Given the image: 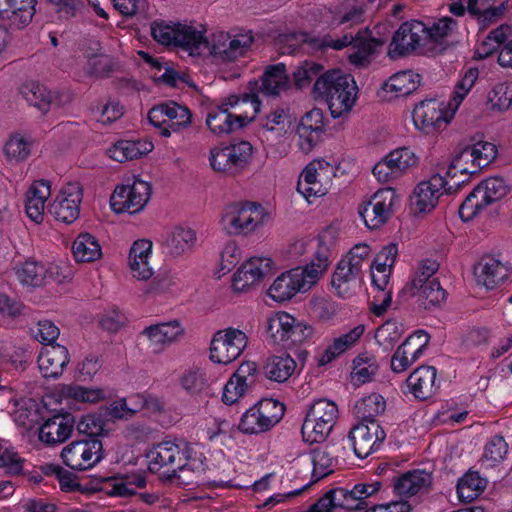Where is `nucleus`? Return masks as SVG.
<instances>
[{"instance_id": "33", "label": "nucleus", "mask_w": 512, "mask_h": 512, "mask_svg": "<svg viewBox=\"0 0 512 512\" xmlns=\"http://www.w3.org/2000/svg\"><path fill=\"white\" fill-rule=\"evenodd\" d=\"M433 476L425 470H413L402 474L394 482V490L400 496L410 497L431 489Z\"/></svg>"}, {"instance_id": "40", "label": "nucleus", "mask_w": 512, "mask_h": 512, "mask_svg": "<svg viewBox=\"0 0 512 512\" xmlns=\"http://www.w3.org/2000/svg\"><path fill=\"white\" fill-rule=\"evenodd\" d=\"M229 105H224V102L213 108L207 115L206 124L210 131L215 135L229 134L238 127L235 115L229 112Z\"/></svg>"}, {"instance_id": "60", "label": "nucleus", "mask_w": 512, "mask_h": 512, "mask_svg": "<svg viewBox=\"0 0 512 512\" xmlns=\"http://www.w3.org/2000/svg\"><path fill=\"white\" fill-rule=\"evenodd\" d=\"M181 385L192 395L200 394L208 388L205 373L199 368L187 370L181 377Z\"/></svg>"}, {"instance_id": "7", "label": "nucleus", "mask_w": 512, "mask_h": 512, "mask_svg": "<svg viewBox=\"0 0 512 512\" xmlns=\"http://www.w3.org/2000/svg\"><path fill=\"white\" fill-rule=\"evenodd\" d=\"M265 216L262 206L256 203L231 204L226 207L221 223L230 235L248 234L263 224Z\"/></svg>"}, {"instance_id": "23", "label": "nucleus", "mask_w": 512, "mask_h": 512, "mask_svg": "<svg viewBox=\"0 0 512 512\" xmlns=\"http://www.w3.org/2000/svg\"><path fill=\"white\" fill-rule=\"evenodd\" d=\"M507 263L490 255L483 256L474 268V275L479 285L493 289L502 284L510 275Z\"/></svg>"}, {"instance_id": "34", "label": "nucleus", "mask_w": 512, "mask_h": 512, "mask_svg": "<svg viewBox=\"0 0 512 512\" xmlns=\"http://www.w3.org/2000/svg\"><path fill=\"white\" fill-rule=\"evenodd\" d=\"M18 281L24 286L41 287L48 279L53 278L62 281L66 276L49 275L48 268L41 262L28 259L15 268Z\"/></svg>"}, {"instance_id": "58", "label": "nucleus", "mask_w": 512, "mask_h": 512, "mask_svg": "<svg viewBox=\"0 0 512 512\" xmlns=\"http://www.w3.org/2000/svg\"><path fill=\"white\" fill-rule=\"evenodd\" d=\"M262 417L269 430L274 427L284 416L285 407L282 403L274 399H262L257 404Z\"/></svg>"}, {"instance_id": "11", "label": "nucleus", "mask_w": 512, "mask_h": 512, "mask_svg": "<svg viewBox=\"0 0 512 512\" xmlns=\"http://www.w3.org/2000/svg\"><path fill=\"white\" fill-rule=\"evenodd\" d=\"M254 42L251 31L219 32L213 35L211 47L206 49L223 62H233L244 57Z\"/></svg>"}, {"instance_id": "55", "label": "nucleus", "mask_w": 512, "mask_h": 512, "mask_svg": "<svg viewBox=\"0 0 512 512\" xmlns=\"http://www.w3.org/2000/svg\"><path fill=\"white\" fill-rule=\"evenodd\" d=\"M452 169H458L461 172V174L473 175L479 172V169H476V160L474 159V152L471 146L464 147L454 157L444 176H448L451 179H453L455 177V174L451 175Z\"/></svg>"}, {"instance_id": "6", "label": "nucleus", "mask_w": 512, "mask_h": 512, "mask_svg": "<svg viewBox=\"0 0 512 512\" xmlns=\"http://www.w3.org/2000/svg\"><path fill=\"white\" fill-rule=\"evenodd\" d=\"M338 418L337 405L327 399L315 401L309 408L301 433L304 441L313 443L323 442L332 431Z\"/></svg>"}, {"instance_id": "27", "label": "nucleus", "mask_w": 512, "mask_h": 512, "mask_svg": "<svg viewBox=\"0 0 512 512\" xmlns=\"http://www.w3.org/2000/svg\"><path fill=\"white\" fill-rule=\"evenodd\" d=\"M184 329L178 321L163 322L146 327L141 335L147 337L153 352H161L183 335Z\"/></svg>"}, {"instance_id": "18", "label": "nucleus", "mask_w": 512, "mask_h": 512, "mask_svg": "<svg viewBox=\"0 0 512 512\" xmlns=\"http://www.w3.org/2000/svg\"><path fill=\"white\" fill-rule=\"evenodd\" d=\"M395 197L393 189H381L359 208V214L369 229H377L388 221Z\"/></svg>"}, {"instance_id": "3", "label": "nucleus", "mask_w": 512, "mask_h": 512, "mask_svg": "<svg viewBox=\"0 0 512 512\" xmlns=\"http://www.w3.org/2000/svg\"><path fill=\"white\" fill-rule=\"evenodd\" d=\"M370 257V247L360 243L353 246L339 261L331 281L339 296L345 297L349 293V284L362 278L365 266H369L371 269L375 268L379 274L390 272L392 266L388 263L373 260L372 264H369Z\"/></svg>"}, {"instance_id": "32", "label": "nucleus", "mask_w": 512, "mask_h": 512, "mask_svg": "<svg viewBox=\"0 0 512 512\" xmlns=\"http://www.w3.org/2000/svg\"><path fill=\"white\" fill-rule=\"evenodd\" d=\"M417 280L414 286H407V291L416 301V303L425 310H431L445 301L447 293L441 287L439 280H430L420 284Z\"/></svg>"}, {"instance_id": "36", "label": "nucleus", "mask_w": 512, "mask_h": 512, "mask_svg": "<svg viewBox=\"0 0 512 512\" xmlns=\"http://www.w3.org/2000/svg\"><path fill=\"white\" fill-rule=\"evenodd\" d=\"M50 196V183L45 180L35 181L26 195L25 210L27 216L36 223L44 219L45 202Z\"/></svg>"}, {"instance_id": "4", "label": "nucleus", "mask_w": 512, "mask_h": 512, "mask_svg": "<svg viewBox=\"0 0 512 512\" xmlns=\"http://www.w3.org/2000/svg\"><path fill=\"white\" fill-rule=\"evenodd\" d=\"M381 488V482L358 483L351 489L337 487L327 491L312 504L307 512H349L362 510L367 506L366 499Z\"/></svg>"}, {"instance_id": "31", "label": "nucleus", "mask_w": 512, "mask_h": 512, "mask_svg": "<svg viewBox=\"0 0 512 512\" xmlns=\"http://www.w3.org/2000/svg\"><path fill=\"white\" fill-rule=\"evenodd\" d=\"M437 371L433 366H420L407 378L406 385L415 398L425 400L432 397L438 389Z\"/></svg>"}, {"instance_id": "35", "label": "nucleus", "mask_w": 512, "mask_h": 512, "mask_svg": "<svg viewBox=\"0 0 512 512\" xmlns=\"http://www.w3.org/2000/svg\"><path fill=\"white\" fill-rule=\"evenodd\" d=\"M224 105L235 109V119L238 127L243 128L253 121L260 111L261 102L254 93L244 94L243 97L231 95L224 100Z\"/></svg>"}, {"instance_id": "49", "label": "nucleus", "mask_w": 512, "mask_h": 512, "mask_svg": "<svg viewBox=\"0 0 512 512\" xmlns=\"http://www.w3.org/2000/svg\"><path fill=\"white\" fill-rule=\"evenodd\" d=\"M372 283L378 290V294L374 296L372 311L375 315L380 316L386 312L392 302V292L387 290L389 284V273L376 275L372 272Z\"/></svg>"}, {"instance_id": "9", "label": "nucleus", "mask_w": 512, "mask_h": 512, "mask_svg": "<svg viewBox=\"0 0 512 512\" xmlns=\"http://www.w3.org/2000/svg\"><path fill=\"white\" fill-rule=\"evenodd\" d=\"M190 110L176 102L169 101L155 105L149 110V122L159 129V134L163 137H170L190 126Z\"/></svg>"}, {"instance_id": "17", "label": "nucleus", "mask_w": 512, "mask_h": 512, "mask_svg": "<svg viewBox=\"0 0 512 512\" xmlns=\"http://www.w3.org/2000/svg\"><path fill=\"white\" fill-rule=\"evenodd\" d=\"M83 199L82 187L77 182L66 184L53 202L49 205V213L60 222L71 224L80 215V205Z\"/></svg>"}, {"instance_id": "12", "label": "nucleus", "mask_w": 512, "mask_h": 512, "mask_svg": "<svg viewBox=\"0 0 512 512\" xmlns=\"http://www.w3.org/2000/svg\"><path fill=\"white\" fill-rule=\"evenodd\" d=\"M150 183L135 178L132 184L117 186L111 195L110 205L114 212L135 214L148 203L151 196Z\"/></svg>"}, {"instance_id": "64", "label": "nucleus", "mask_w": 512, "mask_h": 512, "mask_svg": "<svg viewBox=\"0 0 512 512\" xmlns=\"http://www.w3.org/2000/svg\"><path fill=\"white\" fill-rule=\"evenodd\" d=\"M92 113L98 122L107 125L119 119L124 111L118 102L112 101L93 108Z\"/></svg>"}, {"instance_id": "46", "label": "nucleus", "mask_w": 512, "mask_h": 512, "mask_svg": "<svg viewBox=\"0 0 512 512\" xmlns=\"http://www.w3.org/2000/svg\"><path fill=\"white\" fill-rule=\"evenodd\" d=\"M508 454V444L502 436L495 435L491 437L484 446V452L480 459V465L483 469L489 470L506 458Z\"/></svg>"}, {"instance_id": "26", "label": "nucleus", "mask_w": 512, "mask_h": 512, "mask_svg": "<svg viewBox=\"0 0 512 512\" xmlns=\"http://www.w3.org/2000/svg\"><path fill=\"white\" fill-rule=\"evenodd\" d=\"M74 426L71 414L54 415L39 428V439L48 445L63 443L71 436Z\"/></svg>"}, {"instance_id": "45", "label": "nucleus", "mask_w": 512, "mask_h": 512, "mask_svg": "<svg viewBox=\"0 0 512 512\" xmlns=\"http://www.w3.org/2000/svg\"><path fill=\"white\" fill-rule=\"evenodd\" d=\"M386 408V403L380 394L373 393L369 396L363 397L358 400L353 408L354 414L361 422H377L375 418L383 413Z\"/></svg>"}, {"instance_id": "19", "label": "nucleus", "mask_w": 512, "mask_h": 512, "mask_svg": "<svg viewBox=\"0 0 512 512\" xmlns=\"http://www.w3.org/2000/svg\"><path fill=\"white\" fill-rule=\"evenodd\" d=\"M313 285L306 276L305 270L297 267L278 276L270 286L268 295L277 302H284L299 292H307Z\"/></svg>"}, {"instance_id": "51", "label": "nucleus", "mask_w": 512, "mask_h": 512, "mask_svg": "<svg viewBox=\"0 0 512 512\" xmlns=\"http://www.w3.org/2000/svg\"><path fill=\"white\" fill-rule=\"evenodd\" d=\"M387 163L394 169V175L400 177L415 167L418 163V157L415 153L406 147L391 151L387 156Z\"/></svg>"}, {"instance_id": "10", "label": "nucleus", "mask_w": 512, "mask_h": 512, "mask_svg": "<svg viewBox=\"0 0 512 512\" xmlns=\"http://www.w3.org/2000/svg\"><path fill=\"white\" fill-rule=\"evenodd\" d=\"M61 458L72 470L85 471L104 458L103 444L98 438L74 441L63 448Z\"/></svg>"}, {"instance_id": "59", "label": "nucleus", "mask_w": 512, "mask_h": 512, "mask_svg": "<svg viewBox=\"0 0 512 512\" xmlns=\"http://www.w3.org/2000/svg\"><path fill=\"white\" fill-rule=\"evenodd\" d=\"M429 339V335L424 330H417L407 337L399 347L411 357V360L417 361L428 345Z\"/></svg>"}, {"instance_id": "24", "label": "nucleus", "mask_w": 512, "mask_h": 512, "mask_svg": "<svg viewBox=\"0 0 512 512\" xmlns=\"http://www.w3.org/2000/svg\"><path fill=\"white\" fill-rule=\"evenodd\" d=\"M324 132V116L321 109L314 108L307 112L297 128L300 149L308 153L318 143Z\"/></svg>"}, {"instance_id": "14", "label": "nucleus", "mask_w": 512, "mask_h": 512, "mask_svg": "<svg viewBox=\"0 0 512 512\" xmlns=\"http://www.w3.org/2000/svg\"><path fill=\"white\" fill-rule=\"evenodd\" d=\"M351 41V37L343 35L340 38L333 39L326 35L322 38L313 36L305 32H294L280 35L278 38L279 50L281 54H294L300 49L321 50L331 48L341 50Z\"/></svg>"}, {"instance_id": "13", "label": "nucleus", "mask_w": 512, "mask_h": 512, "mask_svg": "<svg viewBox=\"0 0 512 512\" xmlns=\"http://www.w3.org/2000/svg\"><path fill=\"white\" fill-rule=\"evenodd\" d=\"M463 182L454 181L450 185L446 180V176L437 172L429 180L422 181L416 186L411 198V205L416 212H429L436 206L443 191L447 194H452Z\"/></svg>"}, {"instance_id": "44", "label": "nucleus", "mask_w": 512, "mask_h": 512, "mask_svg": "<svg viewBox=\"0 0 512 512\" xmlns=\"http://www.w3.org/2000/svg\"><path fill=\"white\" fill-rule=\"evenodd\" d=\"M152 148L153 144L151 142L121 140L115 143L108 152L113 160L121 163L136 159L150 152Z\"/></svg>"}, {"instance_id": "48", "label": "nucleus", "mask_w": 512, "mask_h": 512, "mask_svg": "<svg viewBox=\"0 0 512 512\" xmlns=\"http://www.w3.org/2000/svg\"><path fill=\"white\" fill-rule=\"evenodd\" d=\"M378 371L377 360L369 352L360 353L353 361L352 379L357 384H364L372 380Z\"/></svg>"}, {"instance_id": "30", "label": "nucleus", "mask_w": 512, "mask_h": 512, "mask_svg": "<svg viewBox=\"0 0 512 512\" xmlns=\"http://www.w3.org/2000/svg\"><path fill=\"white\" fill-rule=\"evenodd\" d=\"M340 449H344V447L338 444H331L319 446L311 450L313 482H317L334 472L338 463V452Z\"/></svg>"}, {"instance_id": "22", "label": "nucleus", "mask_w": 512, "mask_h": 512, "mask_svg": "<svg viewBox=\"0 0 512 512\" xmlns=\"http://www.w3.org/2000/svg\"><path fill=\"white\" fill-rule=\"evenodd\" d=\"M272 260L266 257H253L245 262L233 276V289L238 292L246 291L259 283L271 272Z\"/></svg>"}, {"instance_id": "50", "label": "nucleus", "mask_w": 512, "mask_h": 512, "mask_svg": "<svg viewBox=\"0 0 512 512\" xmlns=\"http://www.w3.org/2000/svg\"><path fill=\"white\" fill-rule=\"evenodd\" d=\"M486 205L496 202L508 193V186L501 177H491L475 187Z\"/></svg>"}, {"instance_id": "21", "label": "nucleus", "mask_w": 512, "mask_h": 512, "mask_svg": "<svg viewBox=\"0 0 512 512\" xmlns=\"http://www.w3.org/2000/svg\"><path fill=\"white\" fill-rule=\"evenodd\" d=\"M37 0H0V19L12 30L25 28L35 14Z\"/></svg>"}, {"instance_id": "47", "label": "nucleus", "mask_w": 512, "mask_h": 512, "mask_svg": "<svg viewBox=\"0 0 512 512\" xmlns=\"http://www.w3.org/2000/svg\"><path fill=\"white\" fill-rule=\"evenodd\" d=\"M72 249L77 262H93L102 255L100 244L89 233L79 234L73 243Z\"/></svg>"}, {"instance_id": "43", "label": "nucleus", "mask_w": 512, "mask_h": 512, "mask_svg": "<svg viewBox=\"0 0 512 512\" xmlns=\"http://www.w3.org/2000/svg\"><path fill=\"white\" fill-rule=\"evenodd\" d=\"M420 83V76L411 71H402L392 75L383 85V90L394 97H404L414 92Z\"/></svg>"}, {"instance_id": "54", "label": "nucleus", "mask_w": 512, "mask_h": 512, "mask_svg": "<svg viewBox=\"0 0 512 512\" xmlns=\"http://www.w3.org/2000/svg\"><path fill=\"white\" fill-rule=\"evenodd\" d=\"M486 485V479L480 477L478 472L467 473L457 485L459 498L471 501L486 488Z\"/></svg>"}, {"instance_id": "1", "label": "nucleus", "mask_w": 512, "mask_h": 512, "mask_svg": "<svg viewBox=\"0 0 512 512\" xmlns=\"http://www.w3.org/2000/svg\"><path fill=\"white\" fill-rule=\"evenodd\" d=\"M147 458L148 468L154 473L167 468L172 476H176L177 471L201 474L206 468L205 458L193 455V448L184 440L160 442L147 453Z\"/></svg>"}, {"instance_id": "42", "label": "nucleus", "mask_w": 512, "mask_h": 512, "mask_svg": "<svg viewBox=\"0 0 512 512\" xmlns=\"http://www.w3.org/2000/svg\"><path fill=\"white\" fill-rule=\"evenodd\" d=\"M20 94L28 105L37 108L42 113L48 112L54 101L51 91L34 81L23 84L20 88Z\"/></svg>"}, {"instance_id": "52", "label": "nucleus", "mask_w": 512, "mask_h": 512, "mask_svg": "<svg viewBox=\"0 0 512 512\" xmlns=\"http://www.w3.org/2000/svg\"><path fill=\"white\" fill-rule=\"evenodd\" d=\"M295 318L286 312H278L267 320V333L277 344L285 343Z\"/></svg>"}, {"instance_id": "15", "label": "nucleus", "mask_w": 512, "mask_h": 512, "mask_svg": "<svg viewBox=\"0 0 512 512\" xmlns=\"http://www.w3.org/2000/svg\"><path fill=\"white\" fill-rule=\"evenodd\" d=\"M248 343L246 334L236 328H227L214 334L210 345V359L218 364H229L236 360Z\"/></svg>"}, {"instance_id": "41", "label": "nucleus", "mask_w": 512, "mask_h": 512, "mask_svg": "<svg viewBox=\"0 0 512 512\" xmlns=\"http://www.w3.org/2000/svg\"><path fill=\"white\" fill-rule=\"evenodd\" d=\"M331 251L329 245L325 242V235H320L317 239V247L314 258L302 270L313 284L319 280L321 275L327 270L330 264Z\"/></svg>"}, {"instance_id": "16", "label": "nucleus", "mask_w": 512, "mask_h": 512, "mask_svg": "<svg viewBox=\"0 0 512 512\" xmlns=\"http://www.w3.org/2000/svg\"><path fill=\"white\" fill-rule=\"evenodd\" d=\"M427 39V27L420 21L404 22L393 35L388 54L396 59L415 52Z\"/></svg>"}, {"instance_id": "53", "label": "nucleus", "mask_w": 512, "mask_h": 512, "mask_svg": "<svg viewBox=\"0 0 512 512\" xmlns=\"http://www.w3.org/2000/svg\"><path fill=\"white\" fill-rule=\"evenodd\" d=\"M404 332L403 325L395 320H388L375 332V340L385 351L390 350L400 340Z\"/></svg>"}, {"instance_id": "20", "label": "nucleus", "mask_w": 512, "mask_h": 512, "mask_svg": "<svg viewBox=\"0 0 512 512\" xmlns=\"http://www.w3.org/2000/svg\"><path fill=\"white\" fill-rule=\"evenodd\" d=\"M348 437L356 456L366 458L379 449L386 433L378 422H360L351 429Z\"/></svg>"}, {"instance_id": "25", "label": "nucleus", "mask_w": 512, "mask_h": 512, "mask_svg": "<svg viewBox=\"0 0 512 512\" xmlns=\"http://www.w3.org/2000/svg\"><path fill=\"white\" fill-rule=\"evenodd\" d=\"M413 121L426 134L439 130L446 121L442 104L435 99L420 102L413 110Z\"/></svg>"}, {"instance_id": "63", "label": "nucleus", "mask_w": 512, "mask_h": 512, "mask_svg": "<svg viewBox=\"0 0 512 512\" xmlns=\"http://www.w3.org/2000/svg\"><path fill=\"white\" fill-rule=\"evenodd\" d=\"M251 387L250 382L241 381L235 376H231L223 389L222 399L226 404H234L237 402L248 389Z\"/></svg>"}, {"instance_id": "38", "label": "nucleus", "mask_w": 512, "mask_h": 512, "mask_svg": "<svg viewBox=\"0 0 512 512\" xmlns=\"http://www.w3.org/2000/svg\"><path fill=\"white\" fill-rule=\"evenodd\" d=\"M196 242V233L188 227H175L163 243L166 254L172 257L181 256L192 250Z\"/></svg>"}, {"instance_id": "37", "label": "nucleus", "mask_w": 512, "mask_h": 512, "mask_svg": "<svg viewBox=\"0 0 512 512\" xmlns=\"http://www.w3.org/2000/svg\"><path fill=\"white\" fill-rule=\"evenodd\" d=\"M289 88V78L283 63L269 65L261 76L259 91L267 96H278Z\"/></svg>"}, {"instance_id": "8", "label": "nucleus", "mask_w": 512, "mask_h": 512, "mask_svg": "<svg viewBox=\"0 0 512 512\" xmlns=\"http://www.w3.org/2000/svg\"><path fill=\"white\" fill-rule=\"evenodd\" d=\"M253 153L252 145L240 141L210 150V165L213 170L228 175H237L248 167Z\"/></svg>"}, {"instance_id": "29", "label": "nucleus", "mask_w": 512, "mask_h": 512, "mask_svg": "<svg viewBox=\"0 0 512 512\" xmlns=\"http://www.w3.org/2000/svg\"><path fill=\"white\" fill-rule=\"evenodd\" d=\"M351 41L345 46L353 45L354 51L348 55L349 62L357 68L367 67L376 47L383 45V41L370 36L367 29L358 31L356 36L347 34Z\"/></svg>"}, {"instance_id": "5", "label": "nucleus", "mask_w": 512, "mask_h": 512, "mask_svg": "<svg viewBox=\"0 0 512 512\" xmlns=\"http://www.w3.org/2000/svg\"><path fill=\"white\" fill-rule=\"evenodd\" d=\"M151 35L158 43L180 47L190 55L201 54L202 48L208 47V41L202 31L186 24L154 21L151 24Z\"/></svg>"}, {"instance_id": "62", "label": "nucleus", "mask_w": 512, "mask_h": 512, "mask_svg": "<svg viewBox=\"0 0 512 512\" xmlns=\"http://www.w3.org/2000/svg\"><path fill=\"white\" fill-rule=\"evenodd\" d=\"M4 153L9 160L22 161L30 154V144L23 137L13 136L6 142Z\"/></svg>"}, {"instance_id": "61", "label": "nucleus", "mask_w": 512, "mask_h": 512, "mask_svg": "<svg viewBox=\"0 0 512 512\" xmlns=\"http://www.w3.org/2000/svg\"><path fill=\"white\" fill-rule=\"evenodd\" d=\"M77 430L90 438H97L104 434L105 422L101 416L87 414L81 417L77 423Z\"/></svg>"}, {"instance_id": "39", "label": "nucleus", "mask_w": 512, "mask_h": 512, "mask_svg": "<svg viewBox=\"0 0 512 512\" xmlns=\"http://www.w3.org/2000/svg\"><path fill=\"white\" fill-rule=\"evenodd\" d=\"M297 368L296 361L288 354L269 357L263 366L267 379L277 383H284L291 378Z\"/></svg>"}, {"instance_id": "56", "label": "nucleus", "mask_w": 512, "mask_h": 512, "mask_svg": "<svg viewBox=\"0 0 512 512\" xmlns=\"http://www.w3.org/2000/svg\"><path fill=\"white\" fill-rule=\"evenodd\" d=\"M238 428L245 434H259L269 430L256 404L242 415Z\"/></svg>"}, {"instance_id": "2", "label": "nucleus", "mask_w": 512, "mask_h": 512, "mask_svg": "<svg viewBox=\"0 0 512 512\" xmlns=\"http://www.w3.org/2000/svg\"><path fill=\"white\" fill-rule=\"evenodd\" d=\"M358 88L354 79L340 70L320 75L313 86L315 99L327 103L333 118L349 112L355 104Z\"/></svg>"}, {"instance_id": "57", "label": "nucleus", "mask_w": 512, "mask_h": 512, "mask_svg": "<svg viewBox=\"0 0 512 512\" xmlns=\"http://www.w3.org/2000/svg\"><path fill=\"white\" fill-rule=\"evenodd\" d=\"M63 394L67 398L83 403H97L105 398V392L100 388H87L80 385L64 387Z\"/></svg>"}, {"instance_id": "28", "label": "nucleus", "mask_w": 512, "mask_h": 512, "mask_svg": "<svg viewBox=\"0 0 512 512\" xmlns=\"http://www.w3.org/2000/svg\"><path fill=\"white\" fill-rule=\"evenodd\" d=\"M68 363V349L59 344L43 347L38 356V367L45 378H58Z\"/></svg>"}]
</instances>
